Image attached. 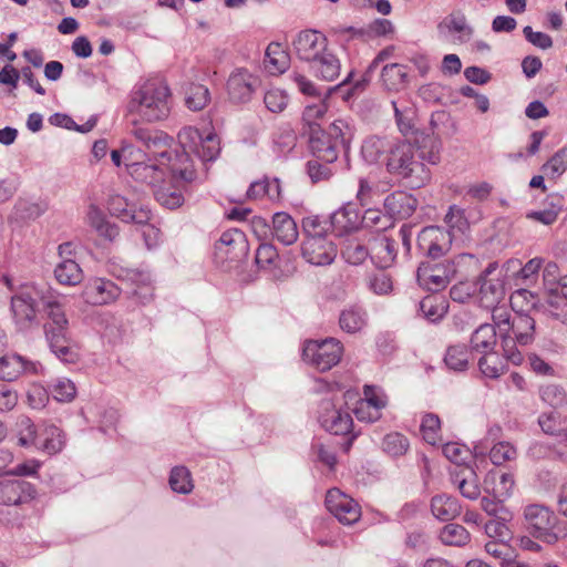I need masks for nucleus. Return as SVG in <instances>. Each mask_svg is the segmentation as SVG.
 <instances>
[{
    "instance_id": "nucleus-1",
    "label": "nucleus",
    "mask_w": 567,
    "mask_h": 567,
    "mask_svg": "<svg viewBox=\"0 0 567 567\" xmlns=\"http://www.w3.org/2000/svg\"><path fill=\"white\" fill-rule=\"evenodd\" d=\"M182 152L169 151V145L159 148H151L153 157L145 161L125 163L128 175L136 182L146 184L155 189L165 181L166 171L185 182H193L196 172L190 155H195L202 162H212L220 152L219 141L215 133L203 135L197 128L186 126L177 135ZM171 144V142L168 143Z\"/></svg>"
},
{
    "instance_id": "nucleus-2",
    "label": "nucleus",
    "mask_w": 567,
    "mask_h": 567,
    "mask_svg": "<svg viewBox=\"0 0 567 567\" xmlns=\"http://www.w3.org/2000/svg\"><path fill=\"white\" fill-rule=\"evenodd\" d=\"M171 90L159 79L137 83L130 95L127 110L134 117L131 134L147 150L167 146L172 138L163 131L144 127L141 123H157L171 113Z\"/></svg>"
},
{
    "instance_id": "nucleus-3",
    "label": "nucleus",
    "mask_w": 567,
    "mask_h": 567,
    "mask_svg": "<svg viewBox=\"0 0 567 567\" xmlns=\"http://www.w3.org/2000/svg\"><path fill=\"white\" fill-rule=\"evenodd\" d=\"M51 291H44L35 286H23L10 298V311L13 323L19 332L27 333L39 326L38 305L43 299L53 297Z\"/></svg>"
},
{
    "instance_id": "nucleus-4",
    "label": "nucleus",
    "mask_w": 567,
    "mask_h": 567,
    "mask_svg": "<svg viewBox=\"0 0 567 567\" xmlns=\"http://www.w3.org/2000/svg\"><path fill=\"white\" fill-rule=\"evenodd\" d=\"M524 517L529 533L542 542L554 545L567 537V523L544 505L532 504L525 507Z\"/></svg>"
},
{
    "instance_id": "nucleus-5",
    "label": "nucleus",
    "mask_w": 567,
    "mask_h": 567,
    "mask_svg": "<svg viewBox=\"0 0 567 567\" xmlns=\"http://www.w3.org/2000/svg\"><path fill=\"white\" fill-rule=\"evenodd\" d=\"M386 169L403 179H409L412 187H421L427 179L424 164L415 157L411 143L400 142L390 148Z\"/></svg>"
},
{
    "instance_id": "nucleus-6",
    "label": "nucleus",
    "mask_w": 567,
    "mask_h": 567,
    "mask_svg": "<svg viewBox=\"0 0 567 567\" xmlns=\"http://www.w3.org/2000/svg\"><path fill=\"white\" fill-rule=\"evenodd\" d=\"M343 347L334 338L323 340H308L303 344V360L320 372H324L337 365L342 357Z\"/></svg>"
},
{
    "instance_id": "nucleus-7",
    "label": "nucleus",
    "mask_w": 567,
    "mask_h": 567,
    "mask_svg": "<svg viewBox=\"0 0 567 567\" xmlns=\"http://www.w3.org/2000/svg\"><path fill=\"white\" fill-rule=\"evenodd\" d=\"M456 272L455 264L452 260H427L421 262L416 270L417 284L432 292L443 290Z\"/></svg>"
},
{
    "instance_id": "nucleus-8",
    "label": "nucleus",
    "mask_w": 567,
    "mask_h": 567,
    "mask_svg": "<svg viewBox=\"0 0 567 567\" xmlns=\"http://www.w3.org/2000/svg\"><path fill=\"white\" fill-rule=\"evenodd\" d=\"M43 310L47 317L43 323V333L47 342L62 341L69 338L70 322L60 297L53 295V297L43 299Z\"/></svg>"
},
{
    "instance_id": "nucleus-9",
    "label": "nucleus",
    "mask_w": 567,
    "mask_h": 567,
    "mask_svg": "<svg viewBox=\"0 0 567 567\" xmlns=\"http://www.w3.org/2000/svg\"><path fill=\"white\" fill-rule=\"evenodd\" d=\"M318 422L322 429L334 435L349 434L353 426L351 414L342 406H337L329 398L321 400L318 406Z\"/></svg>"
},
{
    "instance_id": "nucleus-10",
    "label": "nucleus",
    "mask_w": 567,
    "mask_h": 567,
    "mask_svg": "<svg viewBox=\"0 0 567 567\" xmlns=\"http://www.w3.org/2000/svg\"><path fill=\"white\" fill-rule=\"evenodd\" d=\"M453 234L439 226L424 227L417 236V246L431 260L445 255L452 244Z\"/></svg>"
},
{
    "instance_id": "nucleus-11",
    "label": "nucleus",
    "mask_w": 567,
    "mask_h": 567,
    "mask_svg": "<svg viewBox=\"0 0 567 567\" xmlns=\"http://www.w3.org/2000/svg\"><path fill=\"white\" fill-rule=\"evenodd\" d=\"M327 509L342 524L352 525L359 520V504L338 488H331L326 495Z\"/></svg>"
},
{
    "instance_id": "nucleus-12",
    "label": "nucleus",
    "mask_w": 567,
    "mask_h": 567,
    "mask_svg": "<svg viewBox=\"0 0 567 567\" xmlns=\"http://www.w3.org/2000/svg\"><path fill=\"white\" fill-rule=\"evenodd\" d=\"M328 48V39L317 30L300 31L292 40V49L298 59L311 63Z\"/></svg>"
},
{
    "instance_id": "nucleus-13",
    "label": "nucleus",
    "mask_w": 567,
    "mask_h": 567,
    "mask_svg": "<svg viewBox=\"0 0 567 567\" xmlns=\"http://www.w3.org/2000/svg\"><path fill=\"white\" fill-rule=\"evenodd\" d=\"M118 279L134 286L132 295L141 305H147L153 300L154 288L153 279L148 271L140 269H120L113 272Z\"/></svg>"
},
{
    "instance_id": "nucleus-14",
    "label": "nucleus",
    "mask_w": 567,
    "mask_h": 567,
    "mask_svg": "<svg viewBox=\"0 0 567 567\" xmlns=\"http://www.w3.org/2000/svg\"><path fill=\"white\" fill-rule=\"evenodd\" d=\"M302 257L311 265L327 266L337 257V246L328 238L303 239Z\"/></svg>"
},
{
    "instance_id": "nucleus-15",
    "label": "nucleus",
    "mask_w": 567,
    "mask_h": 567,
    "mask_svg": "<svg viewBox=\"0 0 567 567\" xmlns=\"http://www.w3.org/2000/svg\"><path fill=\"white\" fill-rule=\"evenodd\" d=\"M35 496L34 486L23 480L0 481V504L18 506L32 501Z\"/></svg>"
},
{
    "instance_id": "nucleus-16",
    "label": "nucleus",
    "mask_w": 567,
    "mask_h": 567,
    "mask_svg": "<svg viewBox=\"0 0 567 567\" xmlns=\"http://www.w3.org/2000/svg\"><path fill=\"white\" fill-rule=\"evenodd\" d=\"M309 147L315 157L321 158L327 163L336 162L340 152L326 130H322L319 125L310 126Z\"/></svg>"
},
{
    "instance_id": "nucleus-17",
    "label": "nucleus",
    "mask_w": 567,
    "mask_h": 567,
    "mask_svg": "<svg viewBox=\"0 0 567 567\" xmlns=\"http://www.w3.org/2000/svg\"><path fill=\"white\" fill-rule=\"evenodd\" d=\"M255 78L243 68L236 69L228 78L227 92L231 101L236 103H246L254 93Z\"/></svg>"
},
{
    "instance_id": "nucleus-18",
    "label": "nucleus",
    "mask_w": 567,
    "mask_h": 567,
    "mask_svg": "<svg viewBox=\"0 0 567 567\" xmlns=\"http://www.w3.org/2000/svg\"><path fill=\"white\" fill-rule=\"evenodd\" d=\"M121 289L111 280L103 278L93 279L84 289V297L89 303L106 305L116 300Z\"/></svg>"
},
{
    "instance_id": "nucleus-19",
    "label": "nucleus",
    "mask_w": 567,
    "mask_h": 567,
    "mask_svg": "<svg viewBox=\"0 0 567 567\" xmlns=\"http://www.w3.org/2000/svg\"><path fill=\"white\" fill-rule=\"evenodd\" d=\"M35 372L37 363L17 353H7L0 358V379L3 381H14L22 373Z\"/></svg>"
},
{
    "instance_id": "nucleus-20",
    "label": "nucleus",
    "mask_w": 567,
    "mask_h": 567,
    "mask_svg": "<svg viewBox=\"0 0 567 567\" xmlns=\"http://www.w3.org/2000/svg\"><path fill=\"white\" fill-rule=\"evenodd\" d=\"M371 260L382 269L393 265L396 258V239L380 235L371 239Z\"/></svg>"
},
{
    "instance_id": "nucleus-21",
    "label": "nucleus",
    "mask_w": 567,
    "mask_h": 567,
    "mask_svg": "<svg viewBox=\"0 0 567 567\" xmlns=\"http://www.w3.org/2000/svg\"><path fill=\"white\" fill-rule=\"evenodd\" d=\"M514 484L515 482L512 474L492 470L485 476L483 488L494 498L505 501L512 495Z\"/></svg>"
},
{
    "instance_id": "nucleus-22",
    "label": "nucleus",
    "mask_w": 567,
    "mask_h": 567,
    "mask_svg": "<svg viewBox=\"0 0 567 567\" xmlns=\"http://www.w3.org/2000/svg\"><path fill=\"white\" fill-rule=\"evenodd\" d=\"M391 104L400 133L405 137L416 141L419 128L416 127V109L414 105L409 102L399 103L396 101H392Z\"/></svg>"
},
{
    "instance_id": "nucleus-23",
    "label": "nucleus",
    "mask_w": 567,
    "mask_h": 567,
    "mask_svg": "<svg viewBox=\"0 0 567 567\" xmlns=\"http://www.w3.org/2000/svg\"><path fill=\"white\" fill-rule=\"evenodd\" d=\"M360 225V213L352 204L344 205L330 217V226L338 236L355 230Z\"/></svg>"
},
{
    "instance_id": "nucleus-24",
    "label": "nucleus",
    "mask_w": 567,
    "mask_h": 567,
    "mask_svg": "<svg viewBox=\"0 0 567 567\" xmlns=\"http://www.w3.org/2000/svg\"><path fill=\"white\" fill-rule=\"evenodd\" d=\"M272 236L285 246L295 244L299 231L293 218L286 212H278L272 216Z\"/></svg>"
},
{
    "instance_id": "nucleus-25",
    "label": "nucleus",
    "mask_w": 567,
    "mask_h": 567,
    "mask_svg": "<svg viewBox=\"0 0 567 567\" xmlns=\"http://www.w3.org/2000/svg\"><path fill=\"white\" fill-rule=\"evenodd\" d=\"M309 64L313 74L324 81H334L341 70L340 60L329 48Z\"/></svg>"
},
{
    "instance_id": "nucleus-26",
    "label": "nucleus",
    "mask_w": 567,
    "mask_h": 567,
    "mask_svg": "<svg viewBox=\"0 0 567 567\" xmlns=\"http://www.w3.org/2000/svg\"><path fill=\"white\" fill-rule=\"evenodd\" d=\"M215 247L218 254H225L228 258L236 259L247 250V241L244 233L234 228L224 231Z\"/></svg>"
},
{
    "instance_id": "nucleus-27",
    "label": "nucleus",
    "mask_w": 567,
    "mask_h": 567,
    "mask_svg": "<svg viewBox=\"0 0 567 567\" xmlns=\"http://www.w3.org/2000/svg\"><path fill=\"white\" fill-rule=\"evenodd\" d=\"M506 332L511 333L519 346H528L535 339V319L525 312H516Z\"/></svg>"
},
{
    "instance_id": "nucleus-28",
    "label": "nucleus",
    "mask_w": 567,
    "mask_h": 567,
    "mask_svg": "<svg viewBox=\"0 0 567 567\" xmlns=\"http://www.w3.org/2000/svg\"><path fill=\"white\" fill-rule=\"evenodd\" d=\"M416 205V198L403 192L393 193L384 199L388 214L400 219L410 217L415 212Z\"/></svg>"
},
{
    "instance_id": "nucleus-29",
    "label": "nucleus",
    "mask_w": 567,
    "mask_h": 567,
    "mask_svg": "<svg viewBox=\"0 0 567 567\" xmlns=\"http://www.w3.org/2000/svg\"><path fill=\"white\" fill-rule=\"evenodd\" d=\"M452 483L457 486L463 497L476 499L481 494L476 473L472 467L464 466L451 473Z\"/></svg>"
},
{
    "instance_id": "nucleus-30",
    "label": "nucleus",
    "mask_w": 567,
    "mask_h": 567,
    "mask_svg": "<svg viewBox=\"0 0 567 567\" xmlns=\"http://www.w3.org/2000/svg\"><path fill=\"white\" fill-rule=\"evenodd\" d=\"M497 343L496 330L493 324H481L471 336V351L481 353L482 355L494 352Z\"/></svg>"
},
{
    "instance_id": "nucleus-31",
    "label": "nucleus",
    "mask_w": 567,
    "mask_h": 567,
    "mask_svg": "<svg viewBox=\"0 0 567 567\" xmlns=\"http://www.w3.org/2000/svg\"><path fill=\"white\" fill-rule=\"evenodd\" d=\"M65 440L62 431L53 424L40 425V437L37 449L49 455H54L62 451Z\"/></svg>"
},
{
    "instance_id": "nucleus-32",
    "label": "nucleus",
    "mask_w": 567,
    "mask_h": 567,
    "mask_svg": "<svg viewBox=\"0 0 567 567\" xmlns=\"http://www.w3.org/2000/svg\"><path fill=\"white\" fill-rule=\"evenodd\" d=\"M326 132L333 143L337 144V147L347 153L353 140L355 127L352 121L347 118H337L328 126Z\"/></svg>"
},
{
    "instance_id": "nucleus-33",
    "label": "nucleus",
    "mask_w": 567,
    "mask_h": 567,
    "mask_svg": "<svg viewBox=\"0 0 567 567\" xmlns=\"http://www.w3.org/2000/svg\"><path fill=\"white\" fill-rule=\"evenodd\" d=\"M371 241L365 245L357 237L344 238L341 243V256L351 265H361L368 257L371 258Z\"/></svg>"
},
{
    "instance_id": "nucleus-34",
    "label": "nucleus",
    "mask_w": 567,
    "mask_h": 567,
    "mask_svg": "<svg viewBox=\"0 0 567 567\" xmlns=\"http://www.w3.org/2000/svg\"><path fill=\"white\" fill-rule=\"evenodd\" d=\"M431 512L437 519L449 522L460 515L461 505L457 498L451 495H435L431 501Z\"/></svg>"
},
{
    "instance_id": "nucleus-35",
    "label": "nucleus",
    "mask_w": 567,
    "mask_h": 567,
    "mask_svg": "<svg viewBox=\"0 0 567 567\" xmlns=\"http://www.w3.org/2000/svg\"><path fill=\"white\" fill-rule=\"evenodd\" d=\"M290 63L289 54L278 42H271L265 52L264 64L266 70L275 75L284 73Z\"/></svg>"
},
{
    "instance_id": "nucleus-36",
    "label": "nucleus",
    "mask_w": 567,
    "mask_h": 567,
    "mask_svg": "<svg viewBox=\"0 0 567 567\" xmlns=\"http://www.w3.org/2000/svg\"><path fill=\"white\" fill-rule=\"evenodd\" d=\"M86 218L90 226L94 228L100 236L113 240L118 235L117 227L107 220L103 210L95 204L89 206Z\"/></svg>"
},
{
    "instance_id": "nucleus-37",
    "label": "nucleus",
    "mask_w": 567,
    "mask_h": 567,
    "mask_svg": "<svg viewBox=\"0 0 567 567\" xmlns=\"http://www.w3.org/2000/svg\"><path fill=\"white\" fill-rule=\"evenodd\" d=\"M447 301L436 295H429L419 303V311L430 322L440 321L447 313Z\"/></svg>"
},
{
    "instance_id": "nucleus-38",
    "label": "nucleus",
    "mask_w": 567,
    "mask_h": 567,
    "mask_svg": "<svg viewBox=\"0 0 567 567\" xmlns=\"http://www.w3.org/2000/svg\"><path fill=\"white\" fill-rule=\"evenodd\" d=\"M55 279L64 286H76L83 280V271L72 258L61 260L54 269Z\"/></svg>"
},
{
    "instance_id": "nucleus-39",
    "label": "nucleus",
    "mask_w": 567,
    "mask_h": 567,
    "mask_svg": "<svg viewBox=\"0 0 567 567\" xmlns=\"http://www.w3.org/2000/svg\"><path fill=\"white\" fill-rule=\"evenodd\" d=\"M368 323V315L361 307H349L339 317L340 328L348 333L360 332Z\"/></svg>"
},
{
    "instance_id": "nucleus-40",
    "label": "nucleus",
    "mask_w": 567,
    "mask_h": 567,
    "mask_svg": "<svg viewBox=\"0 0 567 567\" xmlns=\"http://www.w3.org/2000/svg\"><path fill=\"white\" fill-rule=\"evenodd\" d=\"M539 308L547 316L564 323L567 322V300L560 292L555 291V287L548 289V296L546 300L539 305Z\"/></svg>"
},
{
    "instance_id": "nucleus-41",
    "label": "nucleus",
    "mask_w": 567,
    "mask_h": 567,
    "mask_svg": "<svg viewBox=\"0 0 567 567\" xmlns=\"http://www.w3.org/2000/svg\"><path fill=\"white\" fill-rule=\"evenodd\" d=\"M538 424L545 434L561 439L567 431V416L557 411L544 412L538 416Z\"/></svg>"
},
{
    "instance_id": "nucleus-42",
    "label": "nucleus",
    "mask_w": 567,
    "mask_h": 567,
    "mask_svg": "<svg viewBox=\"0 0 567 567\" xmlns=\"http://www.w3.org/2000/svg\"><path fill=\"white\" fill-rule=\"evenodd\" d=\"M17 436L20 446H34L37 449L40 437V426L38 427L29 416L22 415L17 422Z\"/></svg>"
},
{
    "instance_id": "nucleus-43",
    "label": "nucleus",
    "mask_w": 567,
    "mask_h": 567,
    "mask_svg": "<svg viewBox=\"0 0 567 567\" xmlns=\"http://www.w3.org/2000/svg\"><path fill=\"white\" fill-rule=\"evenodd\" d=\"M381 78L385 87L392 91H398L408 83L405 66L399 63L384 65Z\"/></svg>"
},
{
    "instance_id": "nucleus-44",
    "label": "nucleus",
    "mask_w": 567,
    "mask_h": 567,
    "mask_svg": "<svg viewBox=\"0 0 567 567\" xmlns=\"http://www.w3.org/2000/svg\"><path fill=\"white\" fill-rule=\"evenodd\" d=\"M471 350L465 344H454L447 348L444 362L449 369L464 371L468 367Z\"/></svg>"
},
{
    "instance_id": "nucleus-45",
    "label": "nucleus",
    "mask_w": 567,
    "mask_h": 567,
    "mask_svg": "<svg viewBox=\"0 0 567 567\" xmlns=\"http://www.w3.org/2000/svg\"><path fill=\"white\" fill-rule=\"evenodd\" d=\"M481 301L486 306L491 307L499 302L504 297V287L498 279H485L478 280Z\"/></svg>"
},
{
    "instance_id": "nucleus-46",
    "label": "nucleus",
    "mask_w": 567,
    "mask_h": 567,
    "mask_svg": "<svg viewBox=\"0 0 567 567\" xmlns=\"http://www.w3.org/2000/svg\"><path fill=\"white\" fill-rule=\"evenodd\" d=\"M388 147L389 143L385 138L379 136H369L364 140L361 146V153L368 163L374 164L379 162Z\"/></svg>"
},
{
    "instance_id": "nucleus-47",
    "label": "nucleus",
    "mask_w": 567,
    "mask_h": 567,
    "mask_svg": "<svg viewBox=\"0 0 567 567\" xmlns=\"http://www.w3.org/2000/svg\"><path fill=\"white\" fill-rule=\"evenodd\" d=\"M470 533L458 524H447L440 533V539L449 546H464L470 542Z\"/></svg>"
},
{
    "instance_id": "nucleus-48",
    "label": "nucleus",
    "mask_w": 567,
    "mask_h": 567,
    "mask_svg": "<svg viewBox=\"0 0 567 567\" xmlns=\"http://www.w3.org/2000/svg\"><path fill=\"white\" fill-rule=\"evenodd\" d=\"M155 199L159 205L168 209H175L183 205V194L172 186H162L161 184L153 189Z\"/></svg>"
},
{
    "instance_id": "nucleus-49",
    "label": "nucleus",
    "mask_w": 567,
    "mask_h": 567,
    "mask_svg": "<svg viewBox=\"0 0 567 567\" xmlns=\"http://www.w3.org/2000/svg\"><path fill=\"white\" fill-rule=\"evenodd\" d=\"M171 488L181 494H189L193 491L190 472L185 466H175L169 475Z\"/></svg>"
},
{
    "instance_id": "nucleus-50",
    "label": "nucleus",
    "mask_w": 567,
    "mask_h": 567,
    "mask_svg": "<svg viewBox=\"0 0 567 567\" xmlns=\"http://www.w3.org/2000/svg\"><path fill=\"white\" fill-rule=\"evenodd\" d=\"M332 163H327L321 158L315 157L307 162L306 171L312 183L329 181L334 172L331 168Z\"/></svg>"
},
{
    "instance_id": "nucleus-51",
    "label": "nucleus",
    "mask_w": 567,
    "mask_h": 567,
    "mask_svg": "<svg viewBox=\"0 0 567 567\" xmlns=\"http://www.w3.org/2000/svg\"><path fill=\"white\" fill-rule=\"evenodd\" d=\"M481 372L489 379H497L505 372V364L495 352L482 355L478 360Z\"/></svg>"
},
{
    "instance_id": "nucleus-52",
    "label": "nucleus",
    "mask_w": 567,
    "mask_h": 567,
    "mask_svg": "<svg viewBox=\"0 0 567 567\" xmlns=\"http://www.w3.org/2000/svg\"><path fill=\"white\" fill-rule=\"evenodd\" d=\"M540 399L548 405L558 409L567 403L565 390L558 384H546L539 389Z\"/></svg>"
},
{
    "instance_id": "nucleus-53",
    "label": "nucleus",
    "mask_w": 567,
    "mask_h": 567,
    "mask_svg": "<svg viewBox=\"0 0 567 567\" xmlns=\"http://www.w3.org/2000/svg\"><path fill=\"white\" fill-rule=\"evenodd\" d=\"M506 539H492L485 544V550L488 555L501 560L502 567H505L514 557V550L507 544Z\"/></svg>"
},
{
    "instance_id": "nucleus-54",
    "label": "nucleus",
    "mask_w": 567,
    "mask_h": 567,
    "mask_svg": "<svg viewBox=\"0 0 567 567\" xmlns=\"http://www.w3.org/2000/svg\"><path fill=\"white\" fill-rule=\"evenodd\" d=\"M409 446V440L399 432L389 433L383 439V450L392 456L404 455Z\"/></svg>"
},
{
    "instance_id": "nucleus-55",
    "label": "nucleus",
    "mask_w": 567,
    "mask_h": 567,
    "mask_svg": "<svg viewBox=\"0 0 567 567\" xmlns=\"http://www.w3.org/2000/svg\"><path fill=\"white\" fill-rule=\"evenodd\" d=\"M278 260V252L274 245L264 243L256 250L255 261L260 269H272Z\"/></svg>"
},
{
    "instance_id": "nucleus-56",
    "label": "nucleus",
    "mask_w": 567,
    "mask_h": 567,
    "mask_svg": "<svg viewBox=\"0 0 567 567\" xmlns=\"http://www.w3.org/2000/svg\"><path fill=\"white\" fill-rule=\"evenodd\" d=\"M50 350L54 355L65 363H73L78 360V352L71 346V337L63 339L62 341L48 342Z\"/></svg>"
},
{
    "instance_id": "nucleus-57",
    "label": "nucleus",
    "mask_w": 567,
    "mask_h": 567,
    "mask_svg": "<svg viewBox=\"0 0 567 567\" xmlns=\"http://www.w3.org/2000/svg\"><path fill=\"white\" fill-rule=\"evenodd\" d=\"M51 393L59 402H70L75 398L76 388L71 380L60 378L52 384Z\"/></svg>"
},
{
    "instance_id": "nucleus-58",
    "label": "nucleus",
    "mask_w": 567,
    "mask_h": 567,
    "mask_svg": "<svg viewBox=\"0 0 567 567\" xmlns=\"http://www.w3.org/2000/svg\"><path fill=\"white\" fill-rule=\"evenodd\" d=\"M209 99V90L205 85L195 84L189 90L186 104L193 111H200L207 105Z\"/></svg>"
},
{
    "instance_id": "nucleus-59",
    "label": "nucleus",
    "mask_w": 567,
    "mask_h": 567,
    "mask_svg": "<svg viewBox=\"0 0 567 567\" xmlns=\"http://www.w3.org/2000/svg\"><path fill=\"white\" fill-rule=\"evenodd\" d=\"M328 224L319 217H307L302 221L303 239L328 238Z\"/></svg>"
},
{
    "instance_id": "nucleus-60",
    "label": "nucleus",
    "mask_w": 567,
    "mask_h": 567,
    "mask_svg": "<svg viewBox=\"0 0 567 567\" xmlns=\"http://www.w3.org/2000/svg\"><path fill=\"white\" fill-rule=\"evenodd\" d=\"M542 169L551 177L561 175L567 169V146L555 153Z\"/></svg>"
},
{
    "instance_id": "nucleus-61",
    "label": "nucleus",
    "mask_w": 567,
    "mask_h": 567,
    "mask_svg": "<svg viewBox=\"0 0 567 567\" xmlns=\"http://www.w3.org/2000/svg\"><path fill=\"white\" fill-rule=\"evenodd\" d=\"M288 95L280 89H270L265 93L264 103L272 113H281L288 105Z\"/></svg>"
},
{
    "instance_id": "nucleus-62",
    "label": "nucleus",
    "mask_w": 567,
    "mask_h": 567,
    "mask_svg": "<svg viewBox=\"0 0 567 567\" xmlns=\"http://www.w3.org/2000/svg\"><path fill=\"white\" fill-rule=\"evenodd\" d=\"M516 455V449L508 442H499L495 444L489 452L491 462L497 466L507 461L514 460Z\"/></svg>"
},
{
    "instance_id": "nucleus-63",
    "label": "nucleus",
    "mask_w": 567,
    "mask_h": 567,
    "mask_svg": "<svg viewBox=\"0 0 567 567\" xmlns=\"http://www.w3.org/2000/svg\"><path fill=\"white\" fill-rule=\"evenodd\" d=\"M504 501L496 498L483 497L481 499L482 509L494 518H501L503 520H512V513L503 505Z\"/></svg>"
},
{
    "instance_id": "nucleus-64",
    "label": "nucleus",
    "mask_w": 567,
    "mask_h": 567,
    "mask_svg": "<svg viewBox=\"0 0 567 567\" xmlns=\"http://www.w3.org/2000/svg\"><path fill=\"white\" fill-rule=\"evenodd\" d=\"M501 342L504 357L506 358V360L515 365H519L523 362L524 357L517 348V346H519L518 341L514 339V337L511 333L503 332V336L501 337Z\"/></svg>"
}]
</instances>
